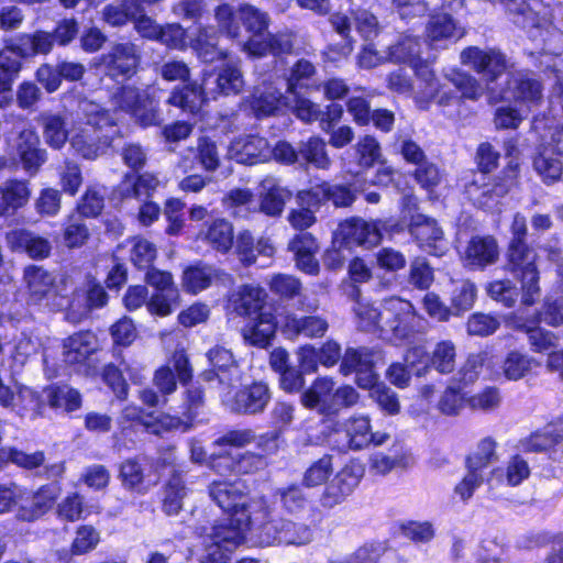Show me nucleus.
I'll list each match as a JSON object with an SVG mask.
<instances>
[{
  "label": "nucleus",
  "instance_id": "obj_26",
  "mask_svg": "<svg viewBox=\"0 0 563 563\" xmlns=\"http://www.w3.org/2000/svg\"><path fill=\"white\" fill-rule=\"evenodd\" d=\"M249 104L257 118L275 114L277 111L289 106V97L284 96L272 84H264L256 87L249 99Z\"/></svg>",
  "mask_w": 563,
  "mask_h": 563
},
{
  "label": "nucleus",
  "instance_id": "obj_24",
  "mask_svg": "<svg viewBox=\"0 0 563 563\" xmlns=\"http://www.w3.org/2000/svg\"><path fill=\"white\" fill-rule=\"evenodd\" d=\"M499 257V247L490 235L473 236L467 243L462 260L470 268H484L493 265Z\"/></svg>",
  "mask_w": 563,
  "mask_h": 563
},
{
  "label": "nucleus",
  "instance_id": "obj_34",
  "mask_svg": "<svg viewBox=\"0 0 563 563\" xmlns=\"http://www.w3.org/2000/svg\"><path fill=\"white\" fill-rule=\"evenodd\" d=\"M38 137L33 130H23L19 136L18 152L24 169L34 175L46 162L45 150L38 148Z\"/></svg>",
  "mask_w": 563,
  "mask_h": 563
},
{
  "label": "nucleus",
  "instance_id": "obj_14",
  "mask_svg": "<svg viewBox=\"0 0 563 563\" xmlns=\"http://www.w3.org/2000/svg\"><path fill=\"white\" fill-rule=\"evenodd\" d=\"M382 239L376 222L365 221L361 218H351L339 224L334 232V244L341 240L346 247L363 245L372 247Z\"/></svg>",
  "mask_w": 563,
  "mask_h": 563
},
{
  "label": "nucleus",
  "instance_id": "obj_16",
  "mask_svg": "<svg viewBox=\"0 0 563 563\" xmlns=\"http://www.w3.org/2000/svg\"><path fill=\"white\" fill-rule=\"evenodd\" d=\"M340 371L343 375L356 374V384L361 388L375 385L378 376L374 372V354L365 347H349L342 357Z\"/></svg>",
  "mask_w": 563,
  "mask_h": 563
},
{
  "label": "nucleus",
  "instance_id": "obj_22",
  "mask_svg": "<svg viewBox=\"0 0 563 563\" xmlns=\"http://www.w3.org/2000/svg\"><path fill=\"white\" fill-rule=\"evenodd\" d=\"M272 398L269 388L264 383H254L244 386L229 401L232 411L246 415L262 412Z\"/></svg>",
  "mask_w": 563,
  "mask_h": 563
},
{
  "label": "nucleus",
  "instance_id": "obj_51",
  "mask_svg": "<svg viewBox=\"0 0 563 563\" xmlns=\"http://www.w3.org/2000/svg\"><path fill=\"white\" fill-rule=\"evenodd\" d=\"M42 401L38 395L29 387H19L12 410L20 417L36 418L41 413Z\"/></svg>",
  "mask_w": 563,
  "mask_h": 563
},
{
  "label": "nucleus",
  "instance_id": "obj_4",
  "mask_svg": "<svg viewBox=\"0 0 563 563\" xmlns=\"http://www.w3.org/2000/svg\"><path fill=\"white\" fill-rule=\"evenodd\" d=\"M420 38L423 40L424 45L433 46L442 37H402L396 45L390 46L387 53H380L373 44H367L360 54L358 63L364 68L375 67L385 59L409 63L418 79L424 84V89L415 96L416 102L420 108H426L429 100L439 93V86L427 63L431 56L428 55L426 58L421 56V43L418 41Z\"/></svg>",
  "mask_w": 563,
  "mask_h": 563
},
{
  "label": "nucleus",
  "instance_id": "obj_59",
  "mask_svg": "<svg viewBox=\"0 0 563 563\" xmlns=\"http://www.w3.org/2000/svg\"><path fill=\"white\" fill-rule=\"evenodd\" d=\"M8 462H12L20 467L33 470L41 466L44 462V453L41 451L27 454L13 448L0 449V467Z\"/></svg>",
  "mask_w": 563,
  "mask_h": 563
},
{
  "label": "nucleus",
  "instance_id": "obj_39",
  "mask_svg": "<svg viewBox=\"0 0 563 563\" xmlns=\"http://www.w3.org/2000/svg\"><path fill=\"white\" fill-rule=\"evenodd\" d=\"M198 240L207 242L221 253H227L233 245V225L225 219H216L198 234Z\"/></svg>",
  "mask_w": 563,
  "mask_h": 563
},
{
  "label": "nucleus",
  "instance_id": "obj_13",
  "mask_svg": "<svg viewBox=\"0 0 563 563\" xmlns=\"http://www.w3.org/2000/svg\"><path fill=\"white\" fill-rule=\"evenodd\" d=\"M23 280L27 300L32 305H46L58 294L56 276L42 266L29 265L24 268Z\"/></svg>",
  "mask_w": 563,
  "mask_h": 563
},
{
  "label": "nucleus",
  "instance_id": "obj_19",
  "mask_svg": "<svg viewBox=\"0 0 563 563\" xmlns=\"http://www.w3.org/2000/svg\"><path fill=\"white\" fill-rule=\"evenodd\" d=\"M208 462L210 467L220 475H224L231 471L250 474L263 470L267 465L266 457L263 454L245 452L235 460L225 450H223V453L218 456L212 454Z\"/></svg>",
  "mask_w": 563,
  "mask_h": 563
},
{
  "label": "nucleus",
  "instance_id": "obj_60",
  "mask_svg": "<svg viewBox=\"0 0 563 563\" xmlns=\"http://www.w3.org/2000/svg\"><path fill=\"white\" fill-rule=\"evenodd\" d=\"M62 207V194L55 188H43L40 190L37 198L34 200V209L45 218L56 217Z\"/></svg>",
  "mask_w": 563,
  "mask_h": 563
},
{
  "label": "nucleus",
  "instance_id": "obj_31",
  "mask_svg": "<svg viewBox=\"0 0 563 563\" xmlns=\"http://www.w3.org/2000/svg\"><path fill=\"white\" fill-rule=\"evenodd\" d=\"M298 199L302 203L311 205L312 199L314 203H320L322 200H331L336 207L350 206L355 200V194L346 186L330 185L323 183L310 190H302L298 192Z\"/></svg>",
  "mask_w": 563,
  "mask_h": 563
},
{
  "label": "nucleus",
  "instance_id": "obj_8",
  "mask_svg": "<svg viewBox=\"0 0 563 563\" xmlns=\"http://www.w3.org/2000/svg\"><path fill=\"white\" fill-rule=\"evenodd\" d=\"M517 178V165H509L505 176L499 179L490 180V177L484 173H474L472 180L465 185V194L474 206L487 210L495 209L499 200L506 196L515 186Z\"/></svg>",
  "mask_w": 563,
  "mask_h": 563
},
{
  "label": "nucleus",
  "instance_id": "obj_35",
  "mask_svg": "<svg viewBox=\"0 0 563 563\" xmlns=\"http://www.w3.org/2000/svg\"><path fill=\"white\" fill-rule=\"evenodd\" d=\"M328 321L319 316L295 317L289 316L283 324V331L289 338L302 335L305 338H321L328 331Z\"/></svg>",
  "mask_w": 563,
  "mask_h": 563
},
{
  "label": "nucleus",
  "instance_id": "obj_54",
  "mask_svg": "<svg viewBox=\"0 0 563 563\" xmlns=\"http://www.w3.org/2000/svg\"><path fill=\"white\" fill-rule=\"evenodd\" d=\"M186 487L178 475H174L164 490L163 511L167 516H176L183 508V499L186 496Z\"/></svg>",
  "mask_w": 563,
  "mask_h": 563
},
{
  "label": "nucleus",
  "instance_id": "obj_36",
  "mask_svg": "<svg viewBox=\"0 0 563 563\" xmlns=\"http://www.w3.org/2000/svg\"><path fill=\"white\" fill-rule=\"evenodd\" d=\"M235 252L242 263L251 265L256 261L257 255L272 257L275 253V247L269 239L260 238L255 243L254 238L249 231H242L236 236Z\"/></svg>",
  "mask_w": 563,
  "mask_h": 563
},
{
  "label": "nucleus",
  "instance_id": "obj_1",
  "mask_svg": "<svg viewBox=\"0 0 563 563\" xmlns=\"http://www.w3.org/2000/svg\"><path fill=\"white\" fill-rule=\"evenodd\" d=\"M209 496L228 515L214 520L201 536L200 563H230L252 523L267 517V505L263 499H250L241 481H213Z\"/></svg>",
  "mask_w": 563,
  "mask_h": 563
},
{
  "label": "nucleus",
  "instance_id": "obj_18",
  "mask_svg": "<svg viewBox=\"0 0 563 563\" xmlns=\"http://www.w3.org/2000/svg\"><path fill=\"white\" fill-rule=\"evenodd\" d=\"M410 233L423 251L434 256L444 254L446 244L443 232L433 219L422 214L412 217Z\"/></svg>",
  "mask_w": 563,
  "mask_h": 563
},
{
  "label": "nucleus",
  "instance_id": "obj_64",
  "mask_svg": "<svg viewBox=\"0 0 563 563\" xmlns=\"http://www.w3.org/2000/svg\"><path fill=\"white\" fill-rule=\"evenodd\" d=\"M477 289L474 283L470 280H462L459 283L451 298L452 308L455 309V313L470 310L476 299Z\"/></svg>",
  "mask_w": 563,
  "mask_h": 563
},
{
  "label": "nucleus",
  "instance_id": "obj_9",
  "mask_svg": "<svg viewBox=\"0 0 563 563\" xmlns=\"http://www.w3.org/2000/svg\"><path fill=\"white\" fill-rule=\"evenodd\" d=\"M113 103L120 110L131 114L144 128L158 125L162 122L158 104L146 91L140 92L133 87L125 86L113 96Z\"/></svg>",
  "mask_w": 563,
  "mask_h": 563
},
{
  "label": "nucleus",
  "instance_id": "obj_49",
  "mask_svg": "<svg viewBox=\"0 0 563 563\" xmlns=\"http://www.w3.org/2000/svg\"><path fill=\"white\" fill-rule=\"evenodd\" d=\"M217 269L208 265L188 267L183 275V285L191 294H198L211 285Z\"/></svg>",
  "mask_w": 563,
  "mask_h": 563
},
{
  "label": "nucleus",
  "instance_id": "obj_40",
  "mask_svg": "<svg viewBox=\"0 0 563 563\" xmlns=\"http://www.w3.org/2000/svg\"><path fill=\"white\" fill-rule=\"evenodd\" d=\"M554 154L559 155L551 140L533 159L534 170L547 185L558 181L563 173L562 163Z\"/></svg>",
  "mask_w": 563,
  "mask_h": 563
},
{
  "label": "nucleus",
  "instance_id": "obj_30",
  "mask_svg": "<svg viewBox=\"0 0 563 563\" xmlns=\"http://www.w3.org/2000/svg\"><path fill=\"white\" fill-rule=\"evenodd\" d=\"M266 291L262 287L244 285L234 290L229 298V306L240 316L251 317L263 312Z\"/></svg>",
  "mask_w": 563,
  "mask_h": 563
},
{
  "label": "nucleus",
  "instance_id": "obj_5",
  "mask_svg": "<svg viewBox=\"0 0 563 563\" xmlns=\"http://www.w3.org/2000/svg\"><path fill=\"white\" fill-rule=\"evenodd\" d=\"M80 113L82 118L70 129L69 144L78 156L96 159L110 148L117 119L109 110L91 101L80 103Z\"/></svg>",
  "mask_w": 563,
  "mask_h": 563
},
{
  "label": "nucleus",
  "instance_id": "obj_61",
  "mask_svg": "<svg viewBox=\"0 0 563 563\" xmlns=\"http://www.w3.org/2000/svg\"><path fill=\"white\" fill-rule=\"evenodd\" d=\"M558 442L559 439L549 424L543 430L533 432L529 437L521 439L519 449L522 452H542L552 448Z\"/></svg>",
  "mask_w": 563,
  "mask_h": 563
},
{
  "label": "nucleus",
  "instance_id": "obj_2",
  "mask_svg": "<svg viewBox=\"0 0 563 563\" xmlns=\"http://www.w3.org/2000/svg\"><path fill=\"white\" fill-rule=\"evenodd\" d=\"M460 59L462 65L482 76L489 90V98L494 102L515 100L534 104L542 97L540 82L523 73L514 74L508 81L507 89L495 93L490 84L496 81L509 67L506 56L498 49L470 46L461 52Z\"/></svg>",
  "mask_w": 563,
  "mask_h": 563
},
{
  "label": "nucleus",
  "instance_id": "obj_33",
  "mask_svg": "<svg viewBox=\"0 0 563 563\" xmlns=\"http://www.w3.org/2000/svg\"><path fill=\"white\" fill-rule=\"evenodd\" d=\"M509 323L512 328L525 331L528 334L530 346L536 353H542L558 345V335L539 327L540 322L534 319L522 321L519 317L514 316L510 318Z\"/></svg>",
  "mask_w": 563,
  "mask_h": 563
},
{
  "label": "nucleus",
  "instance_id": "obj_43",
  "mask_svg": "<svg viewBox=\"0 0 563 563\" xmlns=\"http://www.w3.org/2000/svg\"><path fill=\"white\" fill-rule=\"evenodd\" d=\"M236 12L249 35H273L268 32L271 18L267 12L250 3L240 4Z\"/></svg>",
  "mask_w": 563,
  "mask_h": 563
},
{
  "label": "nucleus",
  "instance_id": "obj_56",
  "mask_svg": "<svg viewBox=\"0 0 563 563\" xmlns=\"http://www.w3.org/2000/svg\"><path fill=\"white\" fill-rule=\"evenodd\" d=\"M130 260L139 268H148L156 257L155 245L148 240L135 236L129 241Z\"/></svg>",
  "mask_w": 563,
  "mask_h": 563
},
{
  "label": "nucleus",
  "instance_id": "obj_17",
  "mask_svg": "<svg viewBox=\"0 0 563 563\" xmlns=\"http://www.w3.org/2000/svg\"><path fill=\"white\" fill-rule=\"evenodd\" d=\"M125 422H136L144 426L152 433L158 434L162 431L173 430V429H183L186 431L189 429V424L184 422L178 417H173L168 415H161L159 417L153 420V417L150 415H145L141 408L134 405H128L122 410L119 417V424L122 430L125 429Z\"/></svg>",
  "mask_w": 563,
  "mask_h": 563
},
{
  "label": "nucleus",
  "instance_id": "obj_62",
  "mask_svg": "<svg viewBox=\"0 0 563 563\" xmlns=\"http://www.w3.org/2000/svg\"><path fill=\"white\" fill-rule=\"evenodd\" d=\"M355 31L360 35H378L383 26L378 18L368 9L357 7L350 10Z\"/></svg>",
  "mask_w": 563,
  "mask_h": 563
},
{
  "label": "nucleus",
  "instance_id": "obj_46",
  "mask_svg": "<svg viewBox=\"0 0 563 563\" xmlns=\"http://www.w3.org/2000/svg\"><path fill=\"white\" fill-rule=\"evenodd\" d=\"M300 161L312 165L318 169H329L332 161L328 155L325 142L318 136H312L299 144Z\"/></svg>",
  "mask_w": 563,
  "mask_h": 563
},
{
  "label": "nucleus",
  "instance_id": "obj_7",
  "mask_svg": "<svg viewBox=\"0 0 563 563\" xmlns=\"http://www.w3.org/2000/svg\"><path fill=\"white\" fill-rule=\"evenodd\" d=\"M537 253L528 244L509 245L506 269L521 285V303L532 306L540 297L539 271L536 264Z\"/></svg>",
  "mask_w": 563,
  "mask_h": 563
},
{
  "label": "nucleus",
  "instance_id": "obj_23",
  "mask_svg": "<svg viewBox=\"0 0 563 563\" xmlns=\"http://www.w3.org/2000/svg\"><path fill=\"white\" fill-rule=\"evenodd\" d=\"M229 156L238 163L253 165L271 156V146L264 137L246 135L230 144Z\"/></svg>",
  "mask_w": 563,
  "mask_h": 563
},
{
  "label": "nucleus",
  "instance_id": "obj_55",
  "mask_svg": "<svg viewBox=\"0 0 563 563\" xmlns=\"http://www.w3.org/2000/svg\"><path fill=\"white\" fill-rule=\"evenodd\" d=\"M534 320L549 327H561L563 324V295L559 297L547 295Z\"/></svg>",
  "mask_w": 563,
  "mask_h": 563
},
{
  "label": "nucleus",
  "instance_id": "obj_20",
  "mask_svg": "<svg viewBox=\"0 0 563 563\" xmlns=\"http://www.w3.org/2000/svg\"><path fill=\"white\" fill-rule=\"evenodd\" d=\"M260 206L257 210L264 214L277 218L280 217L286 202L290 199L291 192L282 186L279 179L266 176L258 186Z\"/></svg>",
  "mask_w": 563,
  "mask_h": 563
},
{
  "label": "nucleus",
  "instance_id": "obj_42",
  "mask_svg": "<svg viewBox=\"0 0 563 563\" xmlns=\"http://www.w3.org/2000/svg\"><path fill=\"white\" fill-rule=\"evenodd\" d=\"M208 98L210 97L206 95L203 87L201 88L195 84H189L183 88H175L167 102L170 106L180 108L183 111L196 113L201 109Z\"/></svg>",
  "mask_w": 563,
  "mask_h": 563
},
{
  "label": "nucleus",
  "instance_id": "obj_15",
  "mask_svg": "<svg viewBox=\"0 0 563 563\" xmlns=\"http://www.w3.org/2000/svg\"><path fill=\"white\" fill-rule=\"evenodd\" d=\"M207 357L211 368L201 374L205 380L218 379L219 384L227 386L241 380V369L230 350L223 346H214L209 350Z\"/></svg>",
  "mask_w": 563,
  "mask_h": 563
},
{
  "label": "nucleus",
  "instance_id": "obj_52",
  "mask_svg": "<svg viewBox=\"0 0 563 563\" xmlns=\"http://www.w3.org/2000/svg\"><path fill=\"white\" fill-rule=\"evenodd\" d=\"M445 78L454 85L462 93V97L466 99L477 100L483 93L479 81L465 71L452 68L445 74Z\"/></svg>",
  "mask_w": 563,
  "mask_h": 563
},
{
  "label": "nucleus",
  "instance_id": "obj_50",
  "mask_svg": "<svg viewBox=\"0 0 563 563\" xmlns=\"http://www.w3.org/2000/svg\"><path fill=\"white\" fill-rule=\"evenodd\" d=\"M45 393L48 404L53 408L74 411L81 406L80 394L67 385L51 386Z\"/></svg>",
  "mask_w": 563,
  "mask_h": 563
},
{
  "label": "nucleus",
  "instance_id": "obj_10",
  "mask_svg": "<svg viewBox=\"0 0 563 563\" xmlns=\"http://www.w3.org/2000/svg\"><path fill=\"white\" fill-rule=\"evenodd\" d=\"M344 435V449L362 450L369 444L383 445L390 435L387 432H373L371 420L367 416L358 415L346 419L338 430Z\"/></svg>",
  "mask_w": 563,
  "mask_h": 563
},
{
  "label": "nucleus",
  "instance_id": "obj_57",
  "mask_svg": "<svg viewBox=\"0 0 563 563\" xmlns=\"http://www.w3.org/2000/svg\"><path fill=\"white\" fill-rule=\"evenodd\" d=\"M529 474L530 468L527 461L519 455H515L508 462L505 473L500 468L493 471L492 479L497 478L498 481H501L505 476L508 485L517 486L528 478Z\"/></svg>",
  "mask_w": 563,
  "mask_h": 563
},
{
  "label": "nucleus",
  "instance_id": "obj_21",
  "mask_svg": "<svg viewBox=\"0 0 563 563\" xmlns=\"http://www.w3.org/2000/svg\"><path fill=\"white\" fill-rule=\"evenodd\" d=\"M98 350V339L92 332H77L63 341V361L70 366L84 365Z\"/></svg>",
  "mask_w": 563,
  "mask_h": 563
},
{
  "label": "nucleus",
  "instance_id": "obj_11",
  "mask_svg": "<svg viewBox=\"0 0 563 563\" xmlns=\"http://www.w3.org/2000/svg\"><path fill=\"white\" fill-rule=\"evenodd\" d=\"M363 474L364 470L361 464L356 462L347 463L325 486L320 497L321 506L331 509L342 504L358 485Z\"/></svg>",
  "mask_w": 563,
  "mask_h": 563
},
{
  "label": "nucleus",
  "instance_id": "obj_45",
  "mask_svg": "<svg viewBox=\"0 0 563 563\" xmlns=\"http://www.w3.org/2000/svg\"><path fill=\"white\" fill-rule=\"evenodd\" d=\"M539 365L540 363L533 356L519 351H510L503 362L501 372L508 380H519Z\"/></svg>",
  "mask_w": 563,
  "mask_h": 563
},
{
  "label": "nucleus",
  "instance_id": "obj_48",
  "mask_svg": "<svg viewBox=\"0 0 563 563\" xmlns=\"http://www.w3.org/2000/svg\"><path fill=\"white\" fill-rule=\"evenodd\" d=\"M119 477L126 489L134 490L142 495L146 494L150 488L157 483V481H155L151 484H145L143 468L141 464L133 459L125 460L121 464Z\"/></svg>",
  "mask_w": 563,
  "mask_h": 563
},
{
  "label": "nucleus",
  "instance_id": "obj_28",
  "mask_svg": "<svg viewBox=\"0 0 563 563\" xmlns=\"http://www.w3.org/2000/svg\"><path fill=\"white\" fill-rule=\"evenodd\" d=\"M31 198L29 181L11 178L0 184V217L13 216Z\"/></svg>",
  "mask_w": 563,
  "mask_h": 563
},
{
  "label": "nucleus",
  "instance_id": "obj_29",
  "mask_svg": "<svg viewBox=\"0 0 563 563\" xmlns=\"http://www.w3.org/2000/svg\"><path fill=\"white\" fill-rule=\"evenodd\" d=\"M5 242L12 251H24L32 258H45L52 250L47 239L24 229L8 232Z\"/></svg>",
  "mask_w": 563,
  "mask_h": 563
},
{
  "label": "nucleus",
  "instance_id": "obj_37",
  "mask_svg": "<svg viewBox=\"0 0 563 563\" xmlns=\"http://www.w3.org/2000/svg\"><path fill=\"white\" fill-rule=\"evenodd\" d=\"M276 322L274 316L268 312H260L243 329V338L252 345L267 346L275 335Z\"/></svg>",
  "mask_w": 563,
  "mask_h": 563
},
{
  "label": "nucleus",
  "instance_id": "obj_47",
  "mask_svg": "<svg viewBox=\"0 0 563 563\" xmlns=\"http://www.w3.org/2000/svg\"><path fill=\"white\" fill-rule=\"evenodd\" d=\"M244 49L252 56L261 57L267 54L279 55L289 53L291 44L289 37H249Z\"/></svg>",
  "mask_w": 563,
  "mask_h": 563
},
{
  "label": "nucleus",
  "instance_id": "obj_25",
  "mask_svg": "<svg viewBox=\"0 0 563 563\" xmlns=\"http://www.w3.org/2000/svg\"><path fill=\"white\" fill-rule=\"evenodd\" d=\"M202 86L206 95L216 99L218 95L229 96L239 93L244 86V80L240 69L234 65L228 64L216 76H206Z\"/></svg>",
  "mask_w": 563,
  "mask_h": 563
},
{
  "label": "nucleus",
  "instance_id": "obj_53",
  "mask_svg": "<svg viewBox=\"0 0 563 563\" xmlns=\"http://www.w3.org/2000/svg\"><path fill=\"white\" fill-rule=\"evenodd\" d=\"M223 205L233 210L234 216L238 217H246L249 213L257 211L254 195L250 189L230 190L223 199Z\"/></svg>",
  "mask_w": 563,
  "mask_h": 563
},
{
  "label": "nucleus",
  "instance_id": "obj_41",
  "mask_svg": "<svg viewBox=\"0 0 563 563\" xmlns=\"http://www.w3.org/2000/svg\"><path fill=\"white\" fill-rule=\"evenodd\" d=\"M45 143L55 150H60L70 137L65 119L60 114L45 112L40 117Z\"/></svg>",
  "mask_w": 563,
  "mask_h": 563
},
{
  "label": "nucleus",
  "instance_id": "obj_6",
  "mask_svg": "<svg viewBox=\"0 0 563 563\" xmlns=\"http://www.w3.org/2000/svg\"><path fill=\"white\" fill-rule=\"evenodd\" d=\"M254 541L261 547L295 545L301 547L311 542L312 529L300 522L287 519H272L267 509V517L252 523L249 530Z\"/></svg>",
  "mask_w": 563,
  "mask_h": 563
},
{
  "label": "nucleus",
  "instance_id": "obj_58",
  "mask_svg": "<svg viewBox=\"0 0 563 563\" xmlns=\"http://www.w3.org/2000/svg\"><path fill=\"white\" fill-rule=\"evenodd\" d=\"M333 473L332 456L323 455L314 461L303 473L302 484L306 487H317L324 484Z\"/></svg>",
  "mask_w": 563,
  "mask_h": 563
},
{
  "label": "nucleus",
  "instance_id": "obj_44",
  "mask_svg": "<svg viewBox=\"0 0 563 563\" xmlns=\"http://www.w3.org/2000/svg\"><path fill=\"white\" fill-rule=\"evenodd\" d=\"M101 64L109 69L113 77L128 76L136 66V56L130 46L118 45L111 53L102 56Z\"/></svg>",
  "mask_w": 563,
  "mask_h": 563
},
{
  "label": "nucleus",
  "instance_id": "obj_63",
  "mask_svg": "<svg viewBox=\"0 0 563 563\" xmlns=\"http://www.w3.org/2000/svg\"><path fill=\"white\" fill-rule=\"evenodd\" d=\"M368 389H371V397L384 412L390 416L400 412V402L397 394L393 389L377 382Z\"/></svg>",
  "mask_w": 563,
  "mask_h": 563
},
{
  "label": "nucleus",
  "instance_id": "obj_12",
  "mask_svg": "<svg viewBox=\"0 0 563 563\" xmlns=\"http://www.w3.org/2000/svg\"><path fill=\"white\" fill-rule=\"evenodd\" d=\"M19 43L0 51L2 75L13 76L20 70V59L35 54H47L52 49L49 37H18Z\"/></svg>",
  "mask_w": 563,
  "mask_h": 563
},
{
  "label": "nucleus",
  "instance_id": "obj_27",
  "mask_svg": "<svg viewBox=\"0 0 563 563\" xmlns=\"http://www.w3.org/2000/svg\"><path fill=\"white\" fill-rule=\"evenodd\" d=\"M60 495V487L56 484L44 485L33 493L30 503L20 505L16 518L23 521H35L44 516Z\"/></svg>",
  "mask_w": 563,
  "mask_h": 563
},
{
  "label": "nucleus",
  "instance_id": "obj_3",
  "mask_svg": "<svg viewBox=\"0 0 563 563\" xmlns=\"http://www.w3.org/2000/svg\"><path fill=\"white\" fill-rule=\"evenodd\" d=\"M353 310L361 330L379 331L380 338L394 345L411 343L420 322L411 302L399 297L385 299L380 309L357 300Z\"/></svg>",
  "mask_w": 563,
  "mask_h": 563
},
{
  "label": "nucleus",
  "instance_id": "obj_32",
  "mask_svg": "<svg viewBox=\"0 0 563 563\" xmlns=\"http://www.w3.org/2000/svg\"><path fill=\"white\" fill-rule=\"evenodd\" d=\"M334 382L329 377H319L302 393L301 404L308 409H316L320 413L331 415Z\"/></svg>",
  "mask_w": 563,
  "mask_h": 563
},
{
  "label": "nucleus",
  "instance_id": "obj_38",
  "mask_svg": "<svg viewBox=\"0 0 563 563\" xmlns=\"http://www.w3.org/2000/svg\"><path fill=\"white\" fill-rule=\"evenodd\" d=\"M456 364V347L451 340L438 342L422 369H418V376L426 375L430 368L440 374H450Z\"/></svg>",
  "mask_w": 563,
  "mask_h": 563
}]
</instances>
